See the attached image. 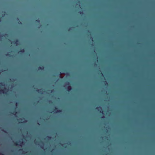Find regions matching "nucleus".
I'll use <instances>...</instances> for the list:
<instances>
[{
	"label": "nucleus",
	"instance_id": "4",
	"mask_svg": "<svg viewBox=\"0 0 155 155\" xmlns=\"http://www.w3.org/2000/svg\"><path fill=\"white\" fill-rule=\"evenodd\" d=\"M24 52H25V50H24V49H21L19 51V52H21V53H23Z\"/></svg>",
	"mask_w": 155,
	"mask_h": 155
},
{
	"label": "nucleus",
	"instance_id": "11",
	"mask_svg": "<svg viewBox=\"0 0 155 155\" xmlns=\"http://www.w3.org/2000/svg\"><path fill=\"white\" fill-rule=\"evenodd\" d=\"M47 138L48 140H49L51 138V137L50 136H47Z\"/></svg>",
	"mask_w": 155,
	"mask_h": 155
},
{
	"label": "nucleus",
	"instance_id": "26",
	"mask_svg": "<svg viewBox=\"0 0 155 155\" xmlns=\"http://www.w3.org/2000/svg\"><path fill=\"white\" fill-rule=\"evenodd\" d=\"M5 35H6V36H7L8 35L7 34H5Z\"/></svg>",
	"mask_w": 155,
	"mask_h": 155
},
{
	"label": "nucleus",
	"instance_id": "31",
	"mask_svg": "<svg viewBox=\"0 0 155 155\" xmlns=\"http://www.w3.org/2000/svg\"><path fill=\"white\" fill-rule=\"evenodd\" d=\"M0 91H3V90H0Z\"/></svg>",
	"mask_w": 155,
	"mask_h": 155
},
{
	"label": "nucleus",
	"instance_id": "27",
	"mask_svg": "<svg viewBox=\"0 0 155 155\" xmlns=\"http://www.w3.org/2000/svg\"><path fill=\"white\" fill-rule=\"evenodd\" d=\"M55 110H56L57 109V108L56 107H55Z\"/></svg>",
	"mask_w": 155,
	"mask_h": 155
},
{
	"label": "nucleus",
	"instance_id": "24",
	"mask_svg": "<svg viewBox=\"0 0 155 155\" xmlns=\"http://www.w3.org/2000/svg\"><path fill=\"white\" fill-rule=\"evenodd\" d=\"M17 20H18V21L19 20V19L18 18H17Z\"/></svg>",
	"mask_w": 155,
	"mask_h": 155
},
{
	"label": "nucleus",
	"instance_id": "17",
	"mask_svg": "<svg viewBox=\"0 0 155 155\" xmlns=\"http://www.w3.org/2000/svg\"><path fill=\"white\" fill-rule=\"evenodd\" d=\"M2 131H3L5 133H7L6 131H5V130H2Z\"/></svg>",
	"mask_w": 155,
	"mask_h": 155
},
{
	"label": "nucleus",
	"instance_id": "1",
	"mask_svg": "<svg viewBox=\"0 0 155 155\" xmlns=\"http://www.w3.org/2000/svg\"><path fill=\"white\" fill-rule=\"evenodd\" d=\"M19 42L18 39H16L15 41H13V43L16 45H18V43Z\"/></svg>",
	"mask_w": 155,
	"mask_h": 155
},
{
	"label": "nucleus",
	"instance_id": "9",
	"mask_svg": "<svg viewBox=\"0 0 155 155\" xmlns=\"http://www.w3.org/2000/svg\"><path fill=\"white\" fill-rule=\"evenodd\" d=\"M66 85H68L70 84V83L69 82H66Z\"/></svg>",
	"mask_w": 155,
	"mask_h": 155
},
{
	"label": "nucleus",
	"instance_id": "16",
	"mask_svg": "<svg viewBox=\"0 0 155 155\" xmlns=\"http://www.w3.org/2000/svg\"><path fill=\"white\" fill-rule=\"evenodd\" d=\"M0 85L2 86H4V85H3L2 84V83H0Z\"/></svg>",
	"mask_w": 155,
	"mask_h": 155
},
{
	"label": "nucleus",
	"instance_id": "21",
	"mask_svg": "<svg viewBox=\"0 0 155 155\" xmlns=\"http://www.w3.org/2000/svg\"><path fill=\"white\" fill-rule=\"evenodd\" d=\"M3 12L4 13V16L5 15V12Z\"/></svg>",
	"mask_w": 155,
	"mask_h": 155
},
{
	"label": "nucleus",
	"instance_id": "2",
	"mask_svg": "<svg viewBox=\"0 0 155 155\" xmlns=\"http://www.w3.org/2000/svg\"><path fill=\"white\" fill-rule=\"evenodd\" d=\"M44 69V67L43 66H42L41 67H39L38 68V70H43Z\"/></svg>",
	"mask_w": 155,
	"mask_h": 155
},
{
	"label": "nucleus",
	"instance_id": "12",
	"mask_svg": "<svg viewBox=\"0 0 155 155\" xmlns=\"http://www.w3.org/2000/svg\"><path fill=\"white\" fill-rule=\"evenodd\" d=\"M41 90V89L40 90H38L36 91H37L38 92V93H41V92L40 91V90Z\"/></svg>",
	"mask_w": 155,
	"mask_h": 155
},
{
	"label": "nucleus",
	"instance_id": "28",
	"mask_svg": "<svg viewBox=\"0 0 155 155\" xmlns=\"http://www.w3.org/2000/svg\"><path fill=\"white\" fill-rule=\"evenodd\" d=\"M91 39L92 40V39H93V38H92V37H91Z\"/></svg>",
	"mask_w": 155,
	"mask_h": 155
},
{
	"label": "nucleus",
	"instance_id": "19",
	"mask_svg": "<svg viewBox=\"0 0 155 155\" xmlns=\"http://www.w3.org/2000/svg\"><path fill=\"white\" fill-rule=\"evenodd\" d=\"M100 71V72H101V71ZM101 74L102 75V76H103V74H102V73L101 72Z\"/></svg>",
	"mask_w": 155,
	"mask_h": 155
},
{
	"label": "nucleus",
	"instance_id": "3",
	"mask_svg": "<svg viewBox=\"0 0 155 155\" xmlns=\"http://www.w3.org/2000/svg\"><path fill=\"white\" fill-rule=\"evenodd\" d=\"M67 89L68 90V91H71V86H68L67 87Z\"/></svg>",
	"mask_w": 155,
	"mask_h": 155
},
{
	"label": "nucleus",
	"instance_id": "35",
	"mask_svg": "<svg viewBox=\"0 0 155 155\" xmlns=\"http://www.w3.org/2000/svg\"><path fill=\"white\" fill-rule=\"evenodd\" d=\"M5 94H7V93H6V92H5Z\"/></svg>",
	"mask_w": 155,
	"mask_h": 155
},
{
	"label": "nucleus",
	"instance_id": "30",
	"mask_svg": "<svg viewBox=\"0 0 155 155\" xmlns=\"http://www.w3.org/2000/svg\"><path fill=\"white\" fill-rule=\"evenodd\" d=\"M71 28H69V30H70V29H71Z\"/></svg>",
	"mask_w": 155,
	"mask_h": 155
},
{
	"label": "nucleus",
	"instance_id": "10",
	"mask_svg": "<svg viewBox=\"0 0 155 155\" xmlns=\"http://www.w3.org/2000/svg\"><path fill=\"white\" fill-rule=\"evenodd\" d=\"M6 56H9L10 57L11 55L10 54L8 53V54H6Z\"/></svg>",
	"mask_w": 155,
	"mask_h": 155
},
{
	"label": "nucleus",
	"instance_id": "29",
	"mask_svg": "<svg viewBox=\"0 0 155 155\" xmlns=\"http://www.w3.org/2000/svg\"><path fill=\"white\" fill-rule=\"evenodd\" d=\"M104 116H103V117H101V118H104Z\"/></svg>",
	"mask_w": 155,
	"mask_h": 155
},
{
	"label": "nucleus",
	"instance_id": "23",
	"mask_svg": "<svg viewBox=\"0 0 155 155\" xmlns=\"http://www.w3.org/2000/svg\"><path fill=\"white\" fill-rule=\"evenodd\" d=\"M100 112L103 114V111H102L101 112L100 111Z\"/></svg>",
	"mask_w": 155,
	"mask_h": 155
},
{
	"label": "nucleus",
	"instance_id": "20",
	"mask_svg": "<svg viewBox=\"0 0 155 155\" xmlns=\"http://www.w3.org/2000/svg\"><path fill=\"white\" fill-rule=\"evenodd\" d=\"M18 23L19 24H21V23L20 21H19V22H18Z\"/></svg>",
	"mask_w": 155,
	"mask_h": 155
},
{
	"label": "nucleus",
	"instance_id": "13",
	"mask_svg": "<svg viewBox=\"0 0 155 155\" xmlns=\"http://www.w3.org/2000/svg\"><path fill=\"white\" fill-rule=\"evenodd\" d=\"M18 143H20V144H22L23 143V142H21V141H19L18 142Z\"/></svg>",
	"mask_w": 155,
	"mask_h": 155
},
{
	"label": "nucleus",
	"instance_id": "5",
	"mask_svg": "<svg viewBox=\"0 0 155 155\" xmlns=\"http://www.w3.org/2000/svg\"><path fill=\"white\" fill-rule=\"evenodd\" d=\"M62 111L61 110H57L55 112L56 113H60Z\"/></svg>",
	"mask_w": 155,
	"mask_h": 155
},
{
	"label": "nucleus",
	"instance_id": "15",
	"mask_svg": "<svg viewBox=\"0 0 155 155\" xmlns=\"http://www.w3.org/2000/svg\"><path fill=\"white\" fill-rule=\"evenodd\" d=\"M14 144H15V145H18V143H17V142H15V143Z\"/></svg>",
	"mask_w": 155,
	"mask_h": 155
},
{
	"label": "nucleus",
	"instance_id": "33",
	"mask_svg": "<svg viewBox=\"0 0 155 155\" xmlns=\"http://www.w3.org/2000/svg\"><path fill=\"white\" fill-rule=\"evenodd\" d=\"M1 21V18H0V22Z\"/></svg>",
	"mask_w": 155,
	"mask_h": 155
},
{
	"label": "nucleus",
	"instance_id": "8",
	"mask_svg": "<svg viewBox=\"0 0 155 155\" xmlns=\"http://www.w3.org/2000/svg\"><path fill=\"white\" fill-rule=\"evenodd\" d=\"M17 113V112L15 110H14L13 111V113H12V114H16Z\"/></svg>",
	"mask_w": 155,
	"mask_h": 155
},
{
	"label": "nucleus",
	"instance_id": "7",
	"mask_svg": "<svg viewBox=\"0 0 155 155\" xmlns=\"http://www.w3.org/2000/svg\"><path fill=\"white\" fill-rule=\"evenodd\" d=\"M104 83L105 85H108V83H107V82L106 81H104Z\"/></svg>",
	"mask_w": 155,
	"mask_h": 155
},
{
	"label": "nucleus",
	"instance_id": "36",
	"mask_svg": "<svg viewBox=\"0 0 155 155\" xmlns=\"http://www.w3.org/2000/svg\"><path fill=\"white\" fill-rule=\"evenodd\" d=\"M53 76H54H54H55L54 75Z\"/></svg>",
	"mask_w": 155,
	"mask_h": 155
},
{
	"label": "nucleus",
	"instance_id": "22",
	"mask_svg": "<svg viewBox=\"0 0 155 155\" xmlns=\"http://www.w3.org/2000/svg\"><path fill=\"white\" fill-rule=\"evenodd\" d=\"M0 155H4V154L2 153H0Z\"/></svg>",
	"mask_w": 155,
	"mask_h": 155
},
{
	"label": "nucleus",
	"instance_id": "14",
	"mask_svg": "<svg viewBox=\"0 0 155 155\" xmlns=\"http://www.w3.org/2000/svg\"><path fill=\"white\" fill-rule=\"evenodd\" d=\"M80 14H83V12H82V11H80Z\"/></svg>",
	"mask_w": 155,
	"mask_h": 155
},
{
	"label": "nucleus",
	"instance_id": "25",
	"mask_svg": "<svg viewBox=\"0 0 155 155\" xmlns=\"http://www.w3.org/2000/svg\"><path fill=\"white\" fill-rule=\"evenodd\" d=\"M4 89V90H6V88H5Z\"/></svg>",
	"mask_w": 155,
	"mask_h": 155
},
{
	"label": "nucleus",
	"instance_id": "6",
	"mask_svg": "<svg viewBox=\"0 0 155 155\" xmlns=\"http://www.w3.org/2000/svg\"><path fill=\"white\" fill-rule=\"evenodd\" d=\"M35 22H37L38 23H40V21L39 19H38L36 20Z\"/></svg>",
	"mask_w": 155,
	"mask_h": 155
},
{
	"label": "nucleus",
	"instance_id": "32",
	"mask_svg": "<svg viewBox=\"0 0 155 155\" xmlns=\"http://www.w3.org/2000/svg\"><path fill=\"white\" fill-rule=\"evenodd\" d=\"M61 72H60V74H59V75H61Z\"/></svg>",
	"mask_w": 155,
	"mask_h": 155
},
{
	"label": "nucleus",
	"instance_id": "18",
	"mask_svg": "<svg viewBox=\"0 0 155 155\" xmlns=\"http://www.w3.org/2000/svg\"><path fill=\"white\" fill-rule=\"evenodd\" d=\"M100 108L101 109V107H97L96 108V109H97V108Z\"/></svg>",
	"mask_w": 155,
	"mask_h": 155
},
{
	"label": "nucleus",
	"instance_id": "34",
	"mask_svg": "<svg viewBox=\"0 0 155 155\" xmlns=\"http://www.w3.org/2000/svg\"><path fill=\"white\" fill-rule=\"evenodd\" d=\"M94 52H95V50H94Z\"/></svg>",
	"mask_w": 155,
	"mask_h": 155
}]
</instances>
